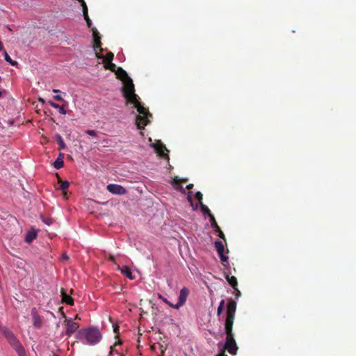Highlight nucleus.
I'll return each mask as SVG.
<instances>
[{"instance_id":"23","label":"nucleus","mask_w":356,"mask_h":356,"mask_svg":"<svg viewBox=\"0 0 356 356\" xmlns=\"http://www.w3.org/2000/svg\"><path fill=\"white\" fill-rule=\"evenodd\" d=\"M4 59L8 62L12 66H16L17 65V61L13 60L10 56L8 54L6 51L3 53Z\"/></svg>"},{"instance_id":"20","label":"nucleus","mask_w":356,"mask_h":356,"mask_svg":"<svg viewBox=\"0 0 356 356\" xmlns=\"http://www.w3.org/2000/svg\"><path fill=\"white\" fill-rule=\"evenodd\" d=\"M37 236V233L35 231L29 232L25 237V241L26 243H30L33 239H35Z\"/></svg>"},{"instance_id":"38","label":"nucleus","mask_w":356,"mask_h":356,"mask_svg":"<svg viewBox=\"0 0 356 356\" xmlns=\"http://www.w3.org/2000/svg\"><path fill=\"white\" fill-rule=\"evenodd\" d=\"M0 51H2L3 54L4 53V51H6L4 48H3V44L2 43V42L0 41Z\"/></svg>"},{"instance_id":"48","label":"nucleus","mask_w":356,"mask_h":356,"mask_svg":"<svg viewBox=\"0 0 356 356\" xmlns=\"http://www.w3.org/2000/svg\"><path fill=\"white\" fill-rule=\"evenodd\" d=\"M39 101H40V102H42V103H44V99H39Z\"/></svg>"},{"instance_id":"50","label":"nucleus","mask_w":356,"mask_h":356,"mask_svg":"<svg viewBox=\"0 0 356 356\" xmlns=\"http://www.w3.org/2000/svg\"><path fill=\"white\" fill-rule=\"evenodd\" d=\"M3 327H1V325L0 324V330H1V332H2V329H3Z\"/></svg>"},{"instance_id":"1","label":"nucleus","mask_w":356,"mask_h":356,"mask_svg":"<svg viewBox=\"0 0 356 356\" xmlns=\"http://www.w3.org/2000/svg\"><path fill=\"white\" fill-rule=\"evenodd\" d=\"M236 310V301L231 298L229 299L228 305H227V318L225 324V333L227 334L225 348L232 355H236L238 350V347L232 333Z\"/></svg>"},{"instance_id":"10","label":"nucleus","mask_w":356,"mask_h":356,"mask_svg":"<svg viewBox=\"0 0 356 356\" xmlns=\"http://www.w3.org/2000/svg\"><path fill=\"white\" fill-rule=\"evenodd\" d=\"M65 322L67 326L66 334L70 336L78 329L79 324L74 322L72 319L66 320Z\"/></svg>"},{"instance_id":"9","label":"nucleus","mask_w":356,"mask_h":356,"mask_svg":"<svg viewBox=\"0 0 356 356\" xmlns=\"http://www.w3.org/2000/svg\"><path fill=\"white\" fill-rule=\"evenodd\" d=\"M153 147H154L157 155L163 159H169V156L165 154V151L168 152V149L165 147V146L161 143L154 144Z\"/></svg>"},{"instance_id":"47","label":"nucleus","mask_w":356,"mask_h":356,"mask_svg":"<svg viewBox=\"0 0 356 356\" xmlns=\"http://www.w3.org/2000/svg\"><path fill=\"white\" fill-rule=\"evenodd\" d=\"M188 201L191 202V197L190 195L188 196Z\"/></svg>"},{"instance_id":"19","label":"nucleus","mask_w":356,"mask_h":356,"mask_svg":"<svg viewBox=\"0 0 356 356\" xmlns=\"http://www.w3.org/2000/svg\"><path fill=\"white\" fill-rule=\"evenodd\" d=\"M64 155L63 153H60L57 159L54 163V166L56 169H60L64 165L63 161Z\"/></svg>"},{"instance_id":"43","label":"nucleus","mask_w":356,"mask_h":356,"mask_svg":"<svg viewBox=\"0 0 356 356\" xmlns=\"http://www.w3.org/2000/svg\"><path fill=\"white\" fill-rule=\"evenodd\" d=\"M53 92H55V93H58L60 92V90L59 89H53Z\"/></svg>"},{"instance_id":"51","label":"nucleus","mask_w":356,"mask_h":356,"mask_svg":"<svg viewBox=\"0 0 356 356\" xmlns=\"http://www.w3.org/2000/svg\"><path fill=\"white\" fill-rule=\"evenodd\" d=\"M2 97V92L0 91V97Z\"/></svg>"},{"instance_id":"33","label":"nucleus","mask_w":356,"mask_h":356,"mask_svg":"<svg viewBox=\"0 0 356 356\" xmlns=\"http://www.w3.org/2000/svg\"><path fill=\"white\" fill-rule=\"evenodd\" d=\"M48 104H49L51 106H52V107H54V108H58V107H59V106H60V105H58V104H56V103H55V102H51V101H49V102H48Z\"/></svg>"},{"instance_id":"45","label":"nucleus","mask_w":356,"mask_h":356,"mask_svg":"<svg viewBox=\"0 0 356 356\" xmlns=\"http://www.w3.org/2000/svg\"><path fill=\"white\" fill-rule=\"evenodd\" d=\"M44 222L49 225L51 223V220H44Z\"/></svg>"},{"instance_id":"25","label":"nucleus","mask_w":356,"mask_h":356,"mask_svg":"<svg viewBox=\"0 0 356 356\" xmlns=\"http://www.w3.org/2000/svg\"><path fill=\"white\" fill-rule=\"evenodd\" d=\"M209 220H210V222L211 223L212 228L215 231H218L219 230V226L218 225V224H217V222H216V221L215 220V216L213 215H210Z\"/></svg>"},{"instance_id":"37","label":"nucleus","mask_w":356,"mask_h":356,"mask_svg":"<svg viewBox=\"0 0 356 356\" xmlns=\"http://www.w3.org/2000/svg\"><path fill=\"white\" fill-rule=\"evenodd\" d=\"M119 332V326L118 325H114V333L118 334Z\"/></svg>"},{"instance_id":"32","label":"nucleus","mask_w":356,"mask_h":356,"mask_svg":"<svg viewBox=\"0 0 356 356\" xmlns=\"http://www.w3.org/2000/svg\"><path fill=\"white\" fill-rule=\"evenodd\" d=\"M86 132L88 135L92 136H93V137H95V136H97V132H96L95 131H94V130H86Z\"/></svg>"},{"instance_id":"29","label":"nucleus","mask_w":356,"mask_h":356,"mask_svg":"<svg viewBox=\"0 0 356 356\" xmlns=\"http://www.w3.org/2000/svg\"><path fill=\"white\" fill-rule=\"evenodd\" d=\"M58 113L61 115H65L66 114V111L65 109V106L64 105H60L59 107H58Z\"/></svg>"},{"instance_id":"26","label":"nucleus","mask_w":356,"mask_h":356,"mask_svg":"<svg viewBox=\"0 0 356 356\" xmlns=\"http://www.w3.org/2000/svg\"><path fill=\"white\" fill-rule=\"evenodd\" d=\"M114 58V54L112 53V52H108L106 56H104V58H103V62L104 63V64L106 63H109V62H112V60H113Z\"/></svg>"},{"instance_id":"54","label":"nucleus","mask_w":356,"mask_h":356,"mask_svg":"<svg viewBox=\"0 0 356 356\" xmlns=\"http://www.w3.org/2000/svg\"><path fill=\"white\" fill-rule=\"evenodd\" d=\"M54 356H57V355H54Z\"/></svg>"},{"instance_id":"24","label":"nucleus","mask_w":356,"mask_h":356,"mask_svg":"<svg viewBox=\"0 0 356 356\" xmlns=\"http://www.w3.org/2000/svg\"><path fill=\"white\" fill-rule=\"evenodd\" d=\"M84 18L86 19V24H88V27L90 28L92 26L91 19L88 17V8H86L84 10H83Z\"/></svg>"},{"instance_id":"11","label":"nucleus","mask_w":356,"mask_h":356,"mask_svg":"<svg viewBox=\"0 0 356 356\" xmlns=\"http://www.w3.org/2000/svg\"><path fill=\"white\" fill-rule=\"evenodd\" d=\"M106 188L110 193L113 194L123 195L127 193V190L120 185L109 184Z\"/></svg>"},{"instance_id":"16","label":"nucleus","mask_w":356,"mask_h":356,"mask_svg":"<svg viewBox=\"0 0 356 356\" xmlns=\"http://www.w3.org/2000/svg\"><path fill=\"white\" fill-rule=\"evenodd\" d=\"M118 268L121 271V273L125 275L128 279L131 280L134 279V277L132 275L130 267H128V266H123L122 267L118 266Z\"/></svg>"},{"instance_id":"21","label":"nucleus","mask_w":356,"mask_h":356,"mask_svg":"<svg viewBox=\"0 0 356 356\" xmlns=\"http://www.w3.org/2000/svg\"><path fill=\"white\" fill-rule=\"evenodd\" d=\"M104 68L106 70H111V72H114L117 70L116 64L113 63V62L106 63L104 65Z\"/></svg>"},{"instance_id":"4","label":"nucleus","mask_w":356,"mask_h":356,"mask_svg":"<svg viewBox=\"0 0 356 356\" xmlns=\"http://www.w3.org/2000/svg\"><path fill=\"white\" fill-rule=\"evenodd\" d=\"M122 87V92L124 98L127 99L128 103L135 102L136 98L138 96L135 93L134 85L132 79L129 77V79H126Z\"/></svg>"},{"instance_id":"5","label":"nucleus","mask_w":356,"mask_h":356,"mask_svg":"<svg viewBox=\"0 0 356 356\" xmlns=\"http://www.w3.org/2000/svg\"><path fill=\"white\" fill-rule=\"evenodd\" d=\"M189 293V291L185 286L180 291V293L178 298L177 303L175 305L174 308L176 309H179L180 307L184 306L186 304V300L187 296Z\"/></svg>"},{"instance_id":"36","label":"nucleus","mask_w":356,"mask_h":356,"mask_svg":"<svg viewBox=\"0 0 356 356\" xmlns=\"http://www.w3.org/2000/svg\"><path fill=\"white\" fill-rule=\"evenodd\" d=\"M163 302L168 304L171 307L174 308L175 305H173L172 303L170 302L169 300H168L166 298H163Z\"/></svg>"},{"instance_id":"41","label":"nucleus","mask_w":356,"mask_h":356,"mask_svg":"<svg viewBox=\"0 0 356 356\" xmlns=\"http://www.w3.org/2000/svg\"><path fill=\"white\" fill-rule=\"evenodd\" d=\"M54 99L57 101H63V99L61 96H54Z\"/></svg>"},{"instance_id":"35","label":"nucleus","mask_w":356,"mask_h":356,"mask_svg":"<svg viewBox=\"0 0 356 356\" xmlns=\"http://www.w3.org/2000/svg\"><path fill=\"white\" fill-rule=\"evenodd\" d=\"M116 345H117V343H115L113 346L111 347V351H110V355H113L114 352H115L116 353H118V350H116L115 349V347Z\"/></svg>"},{"instance_id":"44","label":"nucleus","mask_w":356,"mask_h":356,"mask_svg":"<svg viewBox=\"0 0 356 356\" xmlns=\"http://www.w3.org/2000/svg\"><path fill=\"white\" fill-rule=\"evenodd\" d=\"M193 187V184H189V185H188V186H186V188H187L188 189H191Z\"/></svg>"},{"instance_id":"17","label":"nucleus","mask_w":356,"mask_h":356,"mask_svg":"<svg viewBox=\"0 0 356 356\" xmlns=\"http://www.w3.org/2000/svg\"><path fill=\"white\" fill-rule=\"evenodd\" d=\"M226 280L230 284V286L237 291L238 295L241 294V292L237 289L238 282L236 277H235L234 276H229L228 275H227Z\"/></svg>"},{"instance_id":"15","label":"nucleus","mask_w":356,"mask_h":356,"mask_svg":"<svg viewBox=\"0 0 356 356\" xmlns=\"http://www.w3.org/2000/svg\"><path fill=\"white\" fill-rule=\"evenodd\" d=\"M115 75L119 80H122V82L125 81L130 76L128 75L127 72L123 70L122 67H118L115 71Z\"/></svg>"},{"instance_id":"14","label":"nucleus","mask_w":356,"mask_h":356,"mask_svg":"<svg viewBox=\"0 0 356 356\" xmlns=\"http://www.w3.org/2000/svg\"><path fill=\"white\" fill-rule=\"evenodd\" d=\"M62 302L68 305L72 306L74 305V300L72 296H69L66 291L63 289L60 290Z\"/></svg>"},{"instance_id":"42","label":"nucleus","mask_w":356,"mask_h":356,"mask_svg":"<svg viewBox=\"0 0 356 356\" xmlns=\"http://www.w3.org/2000/svg\"><path fill=\"white\" fill-rule=\"evenodd\" d=\"M216 356H228L224 350H222L221 353H218Z\"/></svg>"},{"instance_id":"7","label":"nucleus","mask_w":356,"mask_h":356,"mask_svg":"<svg viewBox=\"0 0 356 356\" xmlns=\"http://www.w3.org/2000/svg\"><path fill=\"white\" fill-rule=\"evenodd\" d=\"M130 104H133L134 107L136 108L137 111L139 113L140 115H149L152 116V114L148 111L147 108L144 107L142 104L139 102V97L136 98L135 102H130Z\"/></svg>"},{"instance_id":"13","label":"nucleus","mask_w":356,"mask_h":356,"mask_svg":"<svg viewBox=\"0 0 356 356\" xmlns=\"http://www.w3.org/2000/svg\"><path fill=\"white\" fill-rule=\"evenodd\" d=\"M149 115H138L136 117V125L138 129H143L146 124H148L149 120L147 117Z\"/></svg>"},{"instance_id":"27","label":"nucleus","mask_w":356,"mask_h":356,"mask_svg":"<svg viewBox=\"0 0 356 356\" xmlns=\"http://www.w3.org/2000/svg\"><path fill=\"white\" fill-rule=\"evenodd\" d=\"M225 300H222L219 304L218 309H217V315L218 316H220L222 314V312L224 309V307H225Z\"/></svg>"},{"instance_id":"22","label":"nucleus","mask_w":356,"mask_h":356,"mask_svg":"<svg viewBox=\"0 0 356 356\" xmlns=\"http://www.w3.org/2000/svg\"><path fill=\"white\" fill-rule=\"evenodd\" d=\"M200 209L204 215H207L209 217H210V215H213L209 207L203 204L202 202H200Z\"/></svg>"},{"instance_id":"53","label":"nucleus","mask_w":356,"mask_h":356,"mask_svg":"<svg viewBox=\"0 0 356 356\" xmlns=\"http://www.w3.org/2000/svg\"><path fill=\"white\" fill-rule=\"evenodd\" d=\"M121 356H124V355H122Z\"/></svg>"},{"instance_id":"12","label":"nucleus","mask_w":356,"mask_h":356,"mask_svg":"<svg viewBox=\"0 0 356 356\" xmlns=\"http://www.w3.org/2000/svg\"><path fill=\"white\" fill-rule=\"evenodd\" d=\"M92 36L94 38V48H99V49L102 52L103 49L102 47L101 46L102 43L101 42V36L99 35V32L97 31L96 28H92Z\"/></svg>"},{"instance_id":"52","label":"nucleus","mask_w":356,"mask_h":356,"mask_svg":"<svg viewBox=\"0 0 356 356\" xmlns=\"http://www.w3.org/2000/svg\"><path fill=\"white\" fill-rule=\"evenodd\" d=\"M1 80V76H0V81Z\"/></svg>"},{"instance_id":"40","label":"nucleus","mask_w":356,"mask_h":356,"mask_svg":"<svg viewBox=\"0 0 356 356\" xmlns=\"http://www.w3.org/2000/svg\"><path fill=\"white\" fill-rule=\"evenodd\" d=\"M109 260L112 262H113L114 264H116V261H115V257L113 255H110L109 256Z\"/></svg>"},{"instance_id":"3","label":"nucleus","mask_w":356,"mask_h":356,"mask_svg":"<svg viewBox=\"0 0 356 356\" xmlns=\"http://www.w3.org/2000/svg\"><path fill=\"white\" fill-rule=\"evenodd\" d=\"M3 334L19 356H24L25 352L22 343L17 340L13 331L7 327L3 328Z\"/></svg>"},{"instance_id":"31","label":"nucleus","mask_w":356,"mask_h":356,"mask_svg":"<svg viewBox=\"0 0 356 356\" xmlns=\"http://www.w3.org/2000/svg\"><path fill=\"white\" fill-rule=\"evenodd\" d=\"M215 232L218 233V236L220 238H222L224 241H226L225 236L224 233L221 231L220 227H219V230L218 231H215Z\"/></svg>"},{"instance_id":"18","label":"nucleus","mask_w":356,"mask_h":356,"mask_svg":"<svg viewBox=\"0 0 356 356\" xmlns=\"http://www.w3.org/2000/svg\"><path fill=\"white\" fill-rule=\"evenodd\" d=\"M57 176L58 178V184L60 185L58 188L63 191V195L65 196L67 195L65 191L69 188L70 182L67 180L63 181L58 175Z\"/></svg>"},{"instance_id":"6","label":"nucleus","mask_w":356,"mask_h":356,"mask_svg":"<svg viewBox=\"0 0 356 356\" xmlns=\"http://www.w3.org/2000/svg\"><path fill=\"white\" fill-rule=\"evenodd\" d=\"M215 248L220 256V259L222 262H227V256L225 254V247L223 242H221V241H216L214 243Z\"/></svg>"},{"instance_id":"34","label":"nucleus","mask_w":356,"mask_h":356,"mask_svg":"<svg viewBox=\"0 0 356 356\" xmlns=\"http://www.w3.org/2000/svg\"><path fill=\"white\" fill-rule=\"evenodd\" d=\"M79 2L81 3V6L83 8V10H85L86 8H87V4L84 0H77Z\"/></svg>"},{"instance_id":"2","label":"nucleus","mask_w":356,"mask_h":356,"mask_svg":"<svg viewBox=\"0 0 356 356\" xmlns=\"http://www.w3.org/2000/svg\"><path fill=\"white\" fill-rule=\"evenodd\" d=\"M76 338L78 339H86L88 344L93 345L100 341L102 334L98 328L92 327L79 330Z\"/></svg>"},{"instance_id":"30","label":"nucleus","mask_w":356,"mask_h":356,"mask_svg":"<svg viewBox=\"0 0 356 356\" xmlns=\"http://www.w3.org/2000/svg\"><path fill=\"white\" fill-rule=\"evenodd\" d=\"M195 197L197 200H198L199 201V204H201V202H202V194L201 192H197L196 194H195Z\"/></svg>"},{"instance_id":"49","label":"nucleus","mask_w":356,"mask_h":356,"mask_svg":"<svg viewBox=\"0 0 356 356\" xmlns=\"http://www.w3.org/2000/svg\"><path fill=\"white\" fill-rule=\"evenodd\" d=\"M180 188H181V190L182 191L185 192V190H184V189H183L182 186H180Z\"/></svg>"},{"instance_id":"46","label":"nucleus","mask_w":356,"mask_h":356,"mask_svg":"<svg viewBox=\"0 0 356 356\" xmlns=\"http://www.w3.org/2000/svg\"><path fill=\"white\" fill-rule=\"evenodd\" d=\"M174 181H175L177 184H179V180L178 179L175 178V179H174Z\"/></svg>"},{"instance_id":"39","label":"nucleus","mask_w":356,"mask_h":356,"mask_svg":"<svg viewBox=\"0 0 356 356\" xmlns=\"http://www.w3.org/2000/svg\"><path fill=\"white\" fill-rule=\"evenodd\" d=\"M95 55H96V57H97V58H102V59L103 60L104 56H103V55H102V54H100V53H97V52H96V53H95Z\"/></svg>"},{"instance_id":"28","label":"nucleus","mask_w":356,"mask_h":356,"mask_svg":"<svg viewBox=\"0 0 356 356\" xmlns=\"http://www.w3.org/2000/svg\"><path fill=\"white\" fill-rule=\"evenodd\" d=\"M58 142L59 149H63L66 147V145H65L62 137L60 135L58 136Z\"/></svg>"},{"instance_id":"8","label":"nucleus","mask_w":356,"mask_h":356,"mask_svg":"<svg viewBox=\"0 0 356 356\" xmlns=\"http://www.w3.org/2000/svg\"><path fill=\"white\" fill-rule=\"evenodd\" d=\"M31 314L32 316L33 326L35 327L36 328H40L42 325V320L40 314H38L36 308H32Z\"/></svg>"}]
</instances>
